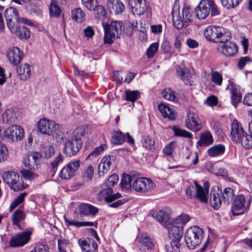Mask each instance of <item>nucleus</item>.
I'll list each match as a JSON object with an SVG mask.
<instances>
[{"label": "nucleus", "instance_id": "f257e3e1", "mask_svg": "<svg viewBox=\"0 0 252 252\" xmlns=\"http://www.w3.org/2000/svg\"><path fill=\"white\" fill-rule=\"evenodd\" d=\"M84 134L85 129L82 127H77L74 130L71 139L64 144L63 152L66 156H74L79 151L83 144L81 138Z\"/></svg>", "mask_w": 252, "mask_h": 252}, {"label": "nucleus", "instance_id": "f03ea898", "mask_svg": "<svg viewBox=\"0 0 252 252\" xmlns=\"http://www.w3.org/2000/svg\"><path fill=\"white\" fill-rule=\"evenodd\" d=\"M204 35L209 41L214 43H223L231 38L230 32L222 27L210 26L204 31Z\"/></svg>", "mask_w": 252, "mask_h": 252}, {"label": "nucleus", "instance_id": "7ed1b4c3", "mask_svg": "<svg viewBox=\"0 0 252 252\" xmlns=\"http://www.w3.org/2000/svg\"><path fill=\"white\" fill-rule=\"evenodd\" d=\"M210 12L212 16L220 14L214 0H202L195 10L196 16L199 19L206 18Z\"/></svg>", "mask_w": 252, "mask_h": 252}, {"label": "nucleus", "instance_id": "20e7f679", "mask_svg": "<svg viewBox=\"0 0 252 252\" xmlns=\"http://www.w3.org/2000/svg\"><path fill=\"white\" fill-rule=\"evenodd\" d=\"M203 231L197 226L188 228L185 234V240L187 246L189 249H193L199 245L203 239Z\"/></svg>", "mask_w": 252, "mask_h": 252}, {"label": "nucleus", "instance_id": "39448f33", "mask_svg": "<svg viewBox=\"0 0 252 252\" xmlns=\"http://www.w3.org/2000/svg\"><path fill=\"white\" fill-rule=\"evenodd\" d=\"M119 177L116 174L111 175L102 185L104 189L100 192L103 195L105 201L110 203L115 201L116 199L121 197V195L119 193L113 194L112 188L114 187L118 182Z\"/></svg>", "mask_w": 252, "mask_h": 252}, {"label": "nucleus", "instance_id": "423d86ee", "mask_svg": "<svg viewBox=\"0 0 252 252\" xmlns=\"http://www.w3.org/2000/svg\"><path fill=\"white\" fill-rule=\"evenodd\" d=\"M4 182L13 190L17 191L26 189L27 185L24 184L19 174L13 171H7L3 173Z\"/></svg>", "mask_w": 252, "mask_h": 252}, {"label": "nucleus", "instance_id": "0eeeda50", "mask_svg": "<svg viewBox=\"0 0 252 252\" xmlns=\"http://www.w3.org/2000/svg\"><path fill=\"white\" fill-rule=\"evenodd\" d=\"M122 23L120 21H112L110 25H107L104 29V42L111 44L115 38H120L121 33Z\"/></svg>", "mask_w": 252, "mask_h": 252}, {"label": "nucleus", "instance_id": "6e6552de", "mask_svg": "<svg viewBox=\"0 0 252 252\" xmlns=\"http://www.w3.org/2000/svg\"><path fill=\"white\" fill-rule=\"evenodd\" d=\"M155 187L152 180L146 177H140L134 180L132 188L138 192L146 193L151 191Z\"/></svg>", "mask_w": 252, "mask_h": 252}, {"label": "nucleus", "instance_id": "1a4fd4ad", "mask_svg": "<svg viewBox=\"0 0 252 252\" xmlns=\"http://www.w3.org/2000/svg\"><path fill=\"white\" fill-rule=\"evenodd\" d=\"M79 167V160H71L63 167L60 172L59 176L63 180L70 179L76 175Z\"/></svg>", "mask_w": 252, "mask_h": 252}, {"label": "nucleus", "instance_id": "9d476101", "mask_svg": "<svg viewBox=\"0 0 252 252\" xmlns=\"http://www.w3.org/2000/svg\"><path fill=\"white\" fill-rule=\"evenodd\" d=\"M58 128V124L48 120V139L52 144L58 145L63 139V133Z\"/></svg>", "mask_w": 252, "mask_h": 252}, {"label": "nucleus", "instance_id": "9b49d317", "mask_svg": "<svg viewBox=\"0 0 252 252\" xmlns=\"http://www.w3.org/2000/svg\"><path fill=\"white\" fill-rule=\"evenodd\" d=\"M6 138L11 142L21 140L24 135L23 128L18 125H12L4 130Z\"/></svg>", "mask_w": 252, "mask_h": 252}, {"label": "nucleus", "instance_id": "f8f14e48", "mask_svg": "<svg viewBox=\"0 0 252 252\" xmlns=\"http://www.w3.org/2000/svg\"><path fill=\"white\" fill-rule=\"evenodd\" d=\"M251 200L250 199L247 206H245L246 199L244 195L240 194L235 197L232 207L233 215H239L244 213L246 210H248L251 204Z\"/></svg>", "mask_w": 252, "mask_h": 252}, {"label": "nucleus", "instance_id": "ddd939ff", "mask_svg": "<svg viewBox=\"0 0 252 252\" xmlns=\"http://www.w3.org/2000/svg\"><path fill=\"white\" fill-rule=\"evenodd\" d=\"M79 212H74V217L76 219H80L82 217L94 216L99 212L97 207L87 203H82L78 206Z\"/></svg>", "mask_w": 252, "mask_h": 252}, {"label": "nucleus", "instance_id": "4468645a", "mask_svg": "<svg viewBox=\"0 0 252 252\" xmlns=\"http://www.w3.org/2000/svg\"><path fill=\"white\" fill-rule=\"evenodd\" d=\"M41 155L38 152H32L25 155L23 159L24 165L31 170L38 168Z\"/></svg>", "mask_w": 252, "mask_h": 252}, {"label": "nucleus", "instance_id": "2eb2a0df", "mask_svg": "<svg viewBox=\"0 0 252 252\" xmlns=\"http://www.w3.org/2000/svg\"><path fill=\"white\" fill-rule=\"evenodd\" d=\"M187 127L194 132L200 131L202 126L198 115L193 111H190L186 120Z\"/></svg>", "mask_w": 252, "mask_h": 252}, {"label": "nucleus", "instance_id": "dca6fc26", "mask_svg": "<svg viewBox=\"0 0 252 252\" xmlns=\"http://www.w3.org/2000/svg\"><path fill=\"white\" fill-rule=\"evenodd\" d=\"M31 234L30 232L26 231L13 236L9 242L10 247L17 248L23 246L29 241Z\"/></svg>", "mask_w": 252, "mask_h": 252}, {"label": "nucleus", "instance_id": "f3484780", "mask_svg": "<svg viewBox=\"0 0 252 252\" xmlns=\"http://www.w3.org/2000/svg\"><path fill=\"white\" fill-rule=\"evenodd\" d=\"M4 14L8 29L11 28L20 21L18 10L15 7L12 6L8 7L5 10Z\"/></svg>", "mask_w": 252, "mask_h": 252}, {"label": "nucleus", "instance_id": "a211bd4d", "mask_svg": "<svg viewBox=\"0 0 252 252\" xmlns=\"http://www.w3.org/2000/svg\"><path fill=\"white\" fill-rule=\"evenodd\" d=\"M223 43L218 47V51L222 55L227 57H232L237 53L238 47L235 43L228 40Z\"/></svg>", "mask_w": 252, "mask_h": 252}, {"label": "nucleus", "instance_id": "6ab92c4d", "mask_svg": "<svg viewBox=\"0 0 252 252\" xmlns=\"http://www.w3.org/2000/svg\"><path fill=\"white\" fill-rule=\"evenodd\" d=\"M221 189L217 187L211 189L210 195V205L215 209L218 210L221 206L222 198L221 197Z\"/></svg>", "mask_w": 252, "mask_h": 252}, {"label": "nucleus", "instance_id": "aec40b11", "mask_svg": "<svg viewBox=\"0 0 252 252\" xmlns=\"http://www.w3.org/2000/svg\"><path fill=\"white\" fill-rule=\"evenodd\" d=\"M246 132L244 131L241 124L236 120L233 121L231 124L230 136L232 140L236 143H239Z\"/></svg>", "mask_w": 252, "mask_h": 252}, {"label": "nucleus", "instance_id": "412c9836", "mask_svg": "<svg viewBox=\"0 0 252 252\" xmlns=\"http://www.w3.org/2000/svg\"><path fill=\"white\" fill-rule=\"evenodd\" d=\"M127 1L133 14L141 15L144 13L146 9L145 0H127Z\"/></svg>", "mask_w": 252, "mask_h": 252}, {"label": "nucleus", "instance_id": "4be33fe9", "mask_svg": "<svg viewBox=\"0 0 252 252\" xmlns=\"http://www.w3.org/2000/svg\"><path fill=\"white\" fill-rule=\"evenodd\" d=\"M7 56L10 63L16 66L21 62L23 54L19 48L12 47L8 50Z\"/></svg>", "mask_w": 252, "mask_h": 252}, {"label": "nucleus", "instance_id": "5701e85b", "mask_svg": "<svg viewBox=\"0 0 252 252\" xmlns=\"http://www.w3.org/2000/svg\"><path fill=\"white\" fill-rule=\"evenodd\" d=\"M168 230V236L172 240L180 241L183 236L182 226H178L174 223H170L165 227Z\"/></svg>", "mask_w": 252, "mask_h": 252}, {"label": "nucleus", "instance_id": "b1692460", "mask_svg": "<svg viewBox=\"0 0 252 252\" xmlns=\"http://www.w3.org/2000/svg\"><path fill=\"white\" fill-rule=\"evenodd\" d=\"M9 29L11 32L15 33L20 39H27L30 37L31 33L29 29L24 26H21L19 23Z\"/></svg>", "mask_w": 252, "mask_h": 252}, {"label": "nucleus", "instance_id": "393cba45", "mask_svg": "<svg viewBox=\"0 0 252 252\" xmlns=\"http://www.w3.org/2000/svg\"><path fill=\"white\" fill-rule=\"evenodd\" d=\"M137 240L141 250H152L154 248L155 244L147 233L142 234L137 237Z\"/></svg>", "mask_w": 252, "mask_h": 252}, {"label": "nucleus", "instance_id": "a878e982", "mask_svg": "<svg viewBox=\"0 0 252 252\" xmlns=\"http://www.w3.org/2000/svg\"><path fill=\"white\" fill-rule=\"evenodd\" d=\"M158 109L164 118H167L171 121H174L176 119L177 113L172 108L168 105L160 103L158 105Z\"/></svg>", "mask_w": 252, "mask_h": 252}, {"label": "nucleus", "instance_id": "bb28decb", "mask_svg": "<svg viewBox=\"0 0 252 252\" xmlns=\"http://www.w3.org/2000/svg\"><path fill=\"white\" fill-rule=\"evenodd\" d=\"M177 76L187 85H191V73L190 70L187 67L179 66L176 68Z\"/></svg>", "mask_w": 252, "mask_h": 252}, {"label": "nucleus", "instance_id": "cd10ccee", "mask_svg": "<svg viewBox=\"0 0 252 252\" xmlns=\"http://www.w3.org/2000/svg\"><path fill=\"white\" fill-rule=\"evenodd\" d=\"M78 244L81 249L86 252H94L98 251V246L94 240H89V241L85 239H79Z\"/></svg>", "mask_w": 252, "mask_h": 252}, {"label": "nucleus", "instance_id": "c85d7f7f", "mask_svg": "<svg viewBox=\"0 0 252 252\" xmlns=\"http://www.w3.org/2000/svg\"><path fill=\"white\" fill-rule=\"evenodd\" d=\"M113 157L109 155L104 157L98 165V174L99 176L109 171L112 164V158Z\"/></svg>", "mask_w": 252, "mask_h": 252}, {"label": "nucleus", "instance_id": "c756f323", "mask_svg": "<svg viewBox=\"0 0 252 252\" xmlns=\"http://www.w3.org/2000/svg\"><path fill=\"white\" fill-rule=\"evenodd\" d=\"M231 87V101L232 105L236 108L238 104L241 101L242 94L241 93L240 87L232 83Z\"/></svg>", "mask_w": 252, "mask_h": 252}, {"label": "nucleus", "instance_id": "7c9ffc66", "mask_svg": "<svg viewBox=\"0 0 252 252\" xmlns=\"http://www.w3.org/2000/svg\"><path fill=\"white\" fill-rule=\"evenodd\" d=\"M63 158L61 153L58 155L55 158L51 160L50 166H48L49 174L51 177H53L56 173L59 164L63 162Z\"/></svg>", "mask_w": 252, "mask_h": 252}, {"label": "nucleus", "instance_id": "2f4dec72", "mask_svg": "<svg viewBox=\"0 0 252 252\" xmlns=\"http://www.w3.org/2000/svg\"><path fill=\"white\" fill-rule=\"evenodd\" d=\"M17 72L21 80H28L31 76L30 66L26 63L21 64L17 68Z\"/></svg>", "mask_w": 252, "mask_h": 252}, {"label": "nucleus", "instance_id": "473e14b6", "mask_svg": "<svg viewBox=\"0 0 252 252\" xmlns=\"http://www.w3.org/2000/svg\"><path fill=\"white\" fill-rule=\"evenodd\" d=\"M111 12H114L116 15H119L125 10V5L120 0H114L107 5Z\"/></svg>", "mask_w": 252, "mask_h": 252}, {"label": "nucleus", "instance_id": "72a5a7b5", "mask_svg": "<svg viewBox=\"0 0 252 252\" xmlns=\"http://www.w3.org/2000/svg\"><path fill=\"white\" fill-rule=\"evenodd\" d=\"M214 142V139L211 133L207 131L202 133L200 139L197 142V145L200 146H207Z\"/></svg>", "mask_w": 252, "mask_h": 252}, {"label": "nucleus", "instance_id": "f704fd0d", "mask_svg": "<svg viewBox=\"0 0 252 252\" xmlns=\"http://www.w3.org/2000/svg\"><path fill=\"white\" fill-rule=\"evenodd\" d=\"M172 15L174 26L177 29H181L184 27V24L179 15V9L178 7H174L172 12Z\"/></svg>", "mask_w": 252, "mask_h": 252}, {"label": "nucleus", "instance_id": "c9c22d12", "mask_svg": "<svg viewBox=\"0 0 252 252\" xmlns=\"http://www.w3.org/2000/svg\"><path fill=\"white\" fill-rule=\"evenodd\" d=\"M141 143L143 146L146 149L152 152L156 150V143L154 138L151 136L144 135L142 136Z\"/></svg>", "mask_w": 252, "mask_h": 252}, {"label": "nucleus", "instance_id": "e433bc0d", "mask_svg": "<svg viewBox=\"0 0 252 252\" xmlns=\"http://www.w3.org/2000/svg\"><path fill=\"white\" fill-rule=\"evenodd\" d=\"M225 150V146L222 144L215 145L207 150L209 156L211 157H217L222 155Z\"/></svg>", "mask_w": 252, "mask_h": 252}, {"label": "nucleus", "instance_id": "4c0bfd02", "mask_svg": "<svg viewBox=\"0 0 252 252\" xmlns=\"http://www.w3.org/2000/svg\"><path fill=\"white\" fill-rule=\"evenodd\" d=\"M134 178L128 174H124L121 181L120 185L122 189L124 191H128L131 189L132 182Z\"/></svg>", "mask_w": 252, "mask_h": 252}, {"label": "nucleus", "instance_id": "58836bf2", "mask_svg": "<svg viewBox=\"0 0 252 252\" xmlns=\"http://www.w3.org/2000/svg\"><path fill=\"white\" fill-rule=\"evenodd\" d=\"M194 186L196 188L195 197L202 202H207L208 198L207 195L208 191H205L202 187L200 186L197 181L194 182Z\"/></svg>", "mask_w": 252, "mask_h": 252}, {"label": "nucleus", "instance_id": "ea45409f", "mask_svg": "<svg viewBox=\"0 0 252 252\" xmlns=\"http://www.w3.org/2000/svg\"><path fill=\"white\" fill-rule=\"evenodd\" d=\"M65 222L68 226H74L77 228L86 226H93L95 225L96 227L97 222L94 223L91 221H78L73 220H69L65 217H64Z\"/></svg>", "mask_w": 252, "mask_h": 252}, {"label": "nucleus", "instance_id": "a19ab883", "mask_svg": "<svg viewBox=\"0 0 252 252\" xmlns=\"http://www.w3.org/2000/svg\"><path fill=\"white\" fill-rule=\"evenodd\" d=\"M156 219L164 227H166L170 222L169 221V214L164 210H159L156 215Z\"/></svg>", "mask_w": 252, "mask_h": 252}, {"label": "nucleus", "instance_id": "79ce46f5", "mask_svg": "<svg viewBox=\"0 0 252 252\" xmlns=\"http://www.w3.org/2000/svg\"><path fill=\"white\" fill-rule=\"evenodd\" d=\"M125 141V136L120 131H114L112 133L111 143L113 145H122Z\"/></svg>", "mask_w": 252, "mask_h": 252}, {"label": "nucleus", "instance_id": "37998d69", "mask_svg": "<svg viewBox=\"0 0 252 252\" xmlns=\"http://www.w3.org/2000/svg\"><path fill=\"white\" fill-rule=\"evenodd\" d=\"M234 196V190L231 188H225L221 191V197L224 203L228 204Z\"/></svg>", "mask_w": 252, "mask_h": 252}, {"label": "nucleus", "instance_id": "c03bdc74", "mask_svg": "<svg viewBox=\"0 0 252 252\" xmlns=\"http://www.w3.org/2000/svg\"><path fill=\"white\" fill-rule=\"evenodd\" d=\"M62 10L57 3V0H52L49 7L50 16L52 17L58 18L60 16Z\"/></svg>", "mask_w": 252, "mask_h": 252}, {"label": "nucleus", "instance_id": "a18cd8bd", "mask_svg": "<svg viewBox=\"0 0 252 252\" xmlns=\"http://www.w3.org/2000/svg\"><path fill=\"white\" fill-rule=\"evenodd\" d=\"M2 120L4 123H12L16 119L15 111L12 109H7L2 114Z\"/></svg>", "mask_w": 252, "mask_h": 252}, {"label": "nucleus", "instance_id": "49530a36", "mask_svg": "<svg viewBox=\"0 0 252 252\" xmlns=\"http://www.w3.org/2000/svg\"><path fill=\"white\" fill-rule=\"evenodd\" d=\"M72 18L75 21L82 23L85 21V13L81 8H75L72 11Z\"/></svg>", "mask_w": 252, "mask_h": 252}, {"label": "nucleus", "instance_id": "de8ad7c7", "mask_svg": "<svg viewBox=\"0 0 252 252\" xmlns=\"http://www.w3.org/2000/svg\"><path fill=\"white\" fill-rule=\"evenodd\" d=\"M239 143L246 149L252 148V134L246 132Z\"/></svg>", "mask_w": 252, "mask_h": 252}, {"label": "nucleus", "instance_id": "09e8293b", "mask_svg": "<svg viewBox=\"0 0 252 252\" xmlns=\"http://www.w3.org/2000/svg\"><path fill=\"white\" fill-rule=\"evenodd\" d=\"M176 93L170 88H166L161 92L162 96L164 98L170 101H176L177 100Z\"/></svg>", "mask_w": 252, "mask_h": 252}, {"label": "nucleus", "instance_id": "8fccbe9b", "mask_svg": "<svg viewBox=\"0 0 252 252\" xmlns=\"http://www.w3.org/2000/svg\"><path fill=\"white\" fill-rule=\"evenodd\" d=\"M91 11L94 12L95 18L97 19H101L104 18L106 15V12L103 6L97 4L93 7Z\"/></svg>", "mask_w": 252, "mask_h": 252}, {"label": "nucleus", "instance_id": "3c124183", "mask_svg": "<svg viewBox=\"0 0 252 252\" xmlns=\"http://www.w3.org/2000/svg\"><path fill=\"white\" fill-rule=\"evenodd\" d=\"M126 100L127 101L134 102L137 100L140 96V93L138 91L126 90L125 92Z\"/></svg>", "mask_w": 252, "mask_h": 252}, {"label": "nucleus", "instance_id": "603ef678", "mask_svg": "<svg viewBox=\"0 0 252 252\" xmlns=\"http://www.w3.org/2000/svg\"><path fill=\"white\" fill-rule=\"evenodd\" d=\"M25 217L24 212L21 210L15 211L12 216V219L14 225L19 226V223L23 220Z\"/></svg>", "mask_w": 252, "mask_h": 252}, {"label": "nucleus", "instance_id": "864d4df0", "mask_svg": "<svg viewBox=\"0 0 252 252\" xmlns=\"http://www.w3.org/2000/svg\"><path fill=\"white\" fill-rule=\"evenodd\" d=\"M180 242L177 240H172L169 244L166 245L165 246L167 252H180Z\"/></svg>", "mask_w": 252, "mask_h": 252}, {"label": "nucleus", "instance_id": "5fc2aeb1", "mask_svg": "<svg viewBox=\"0 0 252 252\" xmlns=\"http://www.w3.org/2000/svg\"><path fill=\"white\" fill-rule=\"evenodd\" d=\"M172 129L175 136L189 138H191L192 137V135L191 133L185 130L182 129L177 126H174Z\"/></svg>", "mask_w": 252, "mask_h": 252}, {"label": "nucleus", "instance_id": "6e6d98bb", "mask_svg": "<svg viewBox=\"0 0 252 252\" xmlns=\"http://www.w3.org/2000/svg\"><path fill=\"white\" fill-rule=\"evenodd\" d=\"M26 194L27 193L26 192L22 193L14 199L11 203L9 207V211L10 212L13 211L18 205L23 202Z\"/></svg>", "mask_w": 252, "mask_h": 252}, {"label": "nucleus", "instance_id": "4d7b16f0", "mask_svg": "<svg viewBox=\"0 0 252 252\" xmlns=\"http://www.w3.org/2000/svg\"><path fill=\"white\" fill-rule=\"evenodd\" d=\"M47 120L46 119H41L37 123L38 131L42 134L47 133Z\"/></svg>", "mask_w": 252, "mask_h": 252}, {"label": "nucleus", "instance_id": "13d9d810", "mask_svg": "<svg viewBox=\"0 0 252 252\" xmlns=\"http://www.w3.org/2000/svg\"><path fill=\"white\" fill-rule=\"evenodd\" d=\"M189 220V215L182 214L175 219L173 221V223L178 225V226H182V228H183V226L188 222Z\"/></svg>", "mask_w": 252, "mask_h": 252}, {"label": "nucleus", "instance_id": "bf43d9fd", "mask_svg": "<svg viewBox=\"0 0 252 252\" xmlns=\"http://www.w3.org/2000/svg\"><path fill=\"white\" fill-rule=\"evenodd\" d=\"M211 81L215 84L220 86L222 84V76L217 71H212L211 73Z\"/></svg>", "mask_w": 252, "mask_h": 252}, {"label": "nucleus", "instance_id": "052dcab7", "mask_svg": "<svg viewBox=\"0 0 252 252\" xmlns=\"http://www.w3.org/2000/svg\"><path fill=\"white\" fill-rule=\"evenodd\" d=\"M182 17L185 22H189L192 21V12L189 7H184L182 11Z\"/></svg>", "mask_w": 252, "mask_h": 252}, {"label": "nucleus", "instance_id": "680f3d73", "mask_svg": "<svg viewBox=\"0 0 252 252\" xmlns=\"http://www.w3.org/2000/svg\"><path fill=\"white\" fill-rule=\"evenodd\" d=\"M106 148L105 144H101L100 146L96 147L87 157L89 159H92L93 157H95L100 155L104 150Z\"/></svg>", "mask_w": 252, "mask_h": 252}, {"label": "nucleus", "instance_id": "e2e57ef3", "mask_svg": "<svg viewBox=\"0 0 252 252\" xmlns=\"http://www.w3.org/2000/svg\"><path fill=\"white\" fill-rule=\"evenodd\" d=\"M242 0H220L221 4L226 8H234L239 4Z\"/></svg>", "mask_w": 252, "mask_h": 252}, {"label": "nucleus", "instance_id": "0e129e2a", "mask_svg": "<svg viewBox=\"0 0 252 252\" xmlns=\"http://www.w3.org/2000/svg\"><path fill=\"white\" fill-rule=\"evenodd\" d=\"M158 48V44L157 42L152 43L150 45L147 50V56L149 58H153Z\"/></svg>", "mask_w": 252, "mask_h": 252}, {"label": "nucleus", "instance_id": "69168bd1", "mask_svg": "<svg viewBox=\"0 0 252 252\" xmlns=\"http://www.w3.org/2000/svg\"><path fill=\"white\" fill-rule=\"evenodd\" d=\"M176 146V142L172 141L166 146L163 149V153L166 156H170L175 151Z\"/></svg>", "mask_w": 252, "mask_h": 252}, {"label": "nucleus", "instance_id": "338daca9", "mask_svg": "<svg viewBox=\"0 0 252 252\" xmlns=\"http://www.w3.org/2000/svg\"><path fill=\"white\" fill-rule=\"evenodd\" d=\"M8 152L6 146L0 142V162L4 161L8 156Z\"/></svg>", "mask_w": 252, "mask_h": 252}, {"label": "nucleus", "instance_id": "774afa93", "mask_svg": "<svg viewBox=\"0 0 252 252\" xmlns=\"http://www.w3.org/2000/svg\"><path fill=\"white\" fill-rule=\"evenodd\" d=\"M94 167L92 165L87 167L83 174L85 180L89 181L92 179L94 175Z\"/></svg>", "mask_w": 252, "mask_h": 252}]
</instances>
